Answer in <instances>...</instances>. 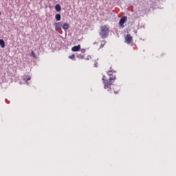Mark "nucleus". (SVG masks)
Returning a JSON list of instances; mask_svg holds the SVG:
<instances>
[{
    "mask_svg": "<svg viewBox=\"0 0 176 176\" xmlns=\"http://www.w3.org/2000/svg\"><path fill=\"white\" fill-rule=\"evenodd\" d=\"M100 36L102 39H105V38H108L109 35V28L107 25H102L100 27V32H99Z\"/></svg>",
    "mask_w": 176,
    "mask_h": 176,
    "instance_id": "obj_1",
    "label": "nucleus"
},
{
    "mask_svg": "<svg viewBox=\"0 0 176 176\" xmlns=\"http://www.w3.org/2000/svg\"><path fill=\"white\" fill-rule=\"evenodd\" d=\"M107 74L109 76V80L110 82H115V79H116V75L113 74V70H111V69L109 70L107 72Z\"/></svg>",
    "mask_w": 176,
    "mask_h": 176,
    "instance_id": "obj_2",
    "label": "nucleus"
},
{
    "mask_svg": "<svg viewBox=\"0 0 176 176\" xmlns=\"http://www.w3.org/2000/svg\"><path fill=\"white\" fill-rule=\"evenodd\" d=\"M113 82L109 81V80H104V89L107 90V91H110L111 90V86H112Z\"/></svg>",
    "mask_w": 176,
    "mask_h": 176,
    "instance_id": "obj_3",
    "label": "nucleus"
},
{
    "mask_svg": "<svg viewBox=\"0 0 176 176\" xmlns=\"http://www.w3.org/2000/svg\"><path fill=\"white\" fill-rule=\"evenodd\" d=\"M127 21V16H122L119 21V25L121 28H124V23Z\"/></svg>",
    "mask_w": 176,
    "mask_h": 176,
    "instance_id": "obj_4",
    "label": "nucleus"
},
{
    "mask_svg": "<svg viewBox=\"0 0 176 176\" xmlns=\"http://www.w3.org/2000/svg\"><path fill=\"white\" fill-rule=\"evenodd\" d=\"M125 42L126 43H128V45H130V43H131V42H133V36H131V35H130V34H127L125 36Z\"/></svg>",
    "mask_w": 176,
    "mask_h": 176,
    "instance_id": "obj_5",
    "label": "nucleus"
},
{
    "mask_svg": "<svg viewBox=\"0 0 176 176\" xmlns=\"http://www.w3.org/2000/svg\"><path fill=\"white\" fill-rule=\"evenodd\" d=\"M61 27H63V23H55V31H58V30H60Z\"/></svg>",
    "mask_w": 176,
    "mask_h": 176,
    "instance_id": "obj_6",
    "label": "nucleus"
},
{
    "mask_svg": "<svg viewBox=\"0 0 176 176\" xmlns=\"http://www.w3.org/2000/svg\"><path fill=\"white\" fill-rule=\"evenodd\" d=\"M79 50H80V45H78L74 46L72 48V52H79Z\"/></svg>",
    "mask_w": 176,
    "mask_h": 176,
    "instance_id": "obj_7",
    "label": "nucleus"
},
{
    "mask_svg": "<svg viewBox=\"0 0 176 176\" xmlns=\"http://www.w3.org/2000/svg\"><path fill=\"white\" fill-rule=\"evenodd\" d=\"M55 10H56V12H61V6H60V4H56L55 6Z\"/></svg>",
    "mask_w": 176,
    "mask_h": 176,
    "instance_id": "obj_8",
    "label": "nucleus"
},
{
    "mask_svg": "<svg viewBox=\"0 0 176 176\" xmlns=\"http://www.w3.org/2000/svg\"><path fill=\"white\" fill-rule=\"evenodd\" d=\"M63 28L65 30V31H67L69 28V24L65 23L63 25H62Z\"/></svg>",
    "mask_w": 176,
    "mask_h": 176,
    "instance_id": "obj_9",
    "label": "nucleus"
},
{
    "mask_svg": "<svg viewBox=\"0 0 176 176\" xmlns=\"http://www.w3.org/2000/svg\"><path fill=\"white\" fill-rule=\"evenodd\" d=\"M55 19L56 20V21H60V20H61V14H56L55 15Z\"/></svg>",
    "mask_w": 176,
    "mask_h": 176,
    "instance_id": "obj_10",
    "label": "nucleus"
},
{
    "mask_svg": "<svg viewBox=\"0 0 176 176\" xmlns=\"http://www.w3.org/2000/svg\"><path fill=\"white\" fill-rule=\"evenodd\" d=\"M0 46L1 47H5V41L3 39H0Z\"/></svg>",
    "mask_w": 176,
    "mask_h": 176,
    "instance_id": "obj_11",
    "label": "nucleus"
},
{
    "mask_svg": "<svg viewBox=\"0 0 176 176\" xmlns=\"http://www.w3.org/2000/svg\"><path fill=\"white\" fill-rule=\"evenodd\" d=\"M76 57H77L78 58H81V60H83V58H85V56L81 55L80 54H77V55H76Z\"/></svg>",
    "mask_w": 176,
    "mask_h": 176,
    "instance_id": "obj_12",
    "label": "nucleus"
},
{
    "mask_svg": "<svg viewBox=\"0 0 176 176\" xmlns=\"http://www.w3.org/2000/svg\"><path fill=\"white\" fill-rule=\"evenodd\" d=\"M30 56L33 57L34 58H36V55L35 54V52L34 51L31 52Z\"/></svg>",
    "mask_w": 176,
    "mask_h": 176,
    "instance_id": "obj_13",
    "label": "nucleus"
},
{
    "mask_svg": "<svg viewBox=\"0 0 176 176\" xmlns=\"http://www.w3.org/2000/svg\"><path fill=\"white\" fill-rule=\"evenodd\" d=\"M24 80H25L27 85H28V80H31V76H29L28 78H24Z\"/></svg>",
    "mask_w": 176,
    "mask_h": 176,
    "instance_id": "obj_14",
    "label": "nucleus"
},
{
    "mask_svg": "<svg viewBox=\"0 0 176 176\" xmlns=\"http://www.w3.org/2000/svg\"><path fill=\"white\" fill-rule=\"evenodd\" d=\"M69 58H70L71 60H75V54H72L69 56Z\"/></svg>",
    "mask_w": 176,
    "mask_h": 176,
    "instance_id": "obj_15",
    "label": "nucleus"
},
{
    "mask_svg": "<svg viewBox=\"0 0 176 176\" xmlns=\"http://www.w3.org/2000/svg\"><path fill=\"white\" fill-rule=\"evenodd\" d=\"M102 80H103V83H104L105 80H105V76H103Z\"/></svg>",
    "mask_w": 176,
    "mask_h": 176,
    "instance_id": "obj_16",
    "label": "nucleus"
},
{
    "mask_svg": "<svg viewBox=\"0 0 176 176\" xmlns=\"http://www.w3.org/2000/svg\"><path fill=\"white\" fill-rule=\"evenodd\" d=\"M98 64V63L97 61H95V62H94V67H95L96 68H97Z\"/></svg>",
    "mask_w": 176,
    "mask_h": 176,
    "instance_id": "obj_17",
    "label": "nucleus"
},
{
    "mask_svg": "<svg viewBox=\"0 0 176 176\" xmlns=\"http://www.w3.org/2000/svg\"><path fill=\"white\" fill-rule=\"evenodd\" d=\"M81 52L82 53H86V49H82Z\"/></svg>",
    "mask_w": 176,
    "mask_h": 176,
    "instance_id": "obj_18",
    "label": "nucleus"
},
{
    "mask_svg": "<svg viewBox=\"0 0 176 176\" xmlns=\"http://www.w3.org/2000/svg\"><path fill=\"white\" fill-rule=\"evenodd\" d=\"M114 94H118V91H114Z\"/></svg>",
    "mask_w": 176,
    "mask_h": 176,
    "instance_id": "obj_19",
    "label": "nucleus"
},
{
    "mask_svg": "<svg viewBox=\"0 0 176 176\" xmlns=\"http://www.w3.org/2000/svg\"><path fill=\"white\" fill-rule=\"evenodd\" d=\"M100 47H104V45L101 44Z\"/></svg>",
    "mask_w": 176,
    "mask_h": 176,
    "instance_id": "obj_20",
    "label": "nucleus"
},
{
    "mask_svg": "<svg viewBox=\"0 0 176 176\" xmlns=\"http://www.w3.org/2000/svg\"><path fill=\"white\" fill-rule=\"evenodd\" d=\"M113 73L116 74V71L113 70Z\"/></svg>",
    "mask_w": 176,
    "mask_h": 176,
    "instance_id": "obj_21",
    "label": "nucleus"
},
{
    "mask_svg": "<svg viewBox=\"0 0 176 176\" xmlns=\"http://www.w3.org/2000/svg\"><path fill=\"white\" fill-rule=\"evenodd\" d=\"M94 45H96V42H95V43H94Z\"/></svg>",
    "mask_w": 176,
    "mask_h": 176,
    "instance_id": "obj_22",
    "label": "nucleus"
},
{
    "mask_svg": "<svg viewBox=\"0 0 176 176\" xmlns=\"http://www.w3.org/2000/svg\"><path fill=\"white\" fill-rule=\"evenodd\" d=\"M87 60H89V58H87Z\"/></svg>",
    "mask_w": 176,
    "mask_h": 176,
    "instance_id": "obj_23",
    "label": "nucleus"
}]
</instances>
